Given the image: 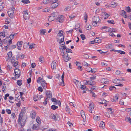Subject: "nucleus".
I'll list each match as a JSON object with an SVG mask.
<instances>
[{
    "mask_svg": "<svg viewBox=\"0 0 131 131\" xmlns=\"http://www.w3.org/2000/svg\"><path fill=\"white\" fill-rule=\"evenodd\" d=\"M102 15L103 16L105 17L104 18V19H106L109 16V15L106 13V12H104L102 13Z\"/></svg>",
    "mask_w": 131,
    "mask_h": 131,
    "instance_id": "obj_23",
    "label": "nucleus"
},
{
    "mask_svg": "<svg viewBox=\"0 0 131 131\" xmlns=\"http://www.w3.org/2000/svg\"><path fill=\"white\" fill-rule=\"evenodd\" d=\"M92 70V69L90 67H88L86 68V70L88 72H91Z\"/></svg>",
    "mask_w": 131,
    "mask_h": 131,
    "instance_id": "obj_49",
    "label": "nucleus"
},
{
    "mask_svg": "<svg viewBox=\"0 0 131 131\" xmlns=\"http://www.w3.org/2000/svg\"><path fill=\"white\" fill-rule=\"evenodd\" d=\"M92 19L93 22H98L100 21V19L98 16H95L93 17Z\"/></svg>",
    "mask_w": 131,
    "mask_h": 131,
    "instance_id": "obj_9",
    "label": "nucleus"
},
{
    "mask_svg": "<svg viewBox=\"0 0 131 131\" xmlns=\"http://www.w3.org/2000/svg\"><path fill=\"white\" fill-rule=\"evenodd\" d=\"M60 50H61V55L62 56V57L65 61L67 62L71 59L68 57V55L67 53H64V51L62 49H61Z\"/></svg>",
    "mask_w": 131,
    "mask_h": 131,
    "instance_id": "obj_1",
    "label": "nucleus"
},
{
    "mask_svg": "<svg viewBox=\"0 0 131 131\" xmlns=\"http://www.w3.org/2000/svg\"><path fill=\"white\" fill-rule=\"evenodd\" d=\"M10 21L9 19H6L5 20V22L6 23V24H9L10 22Z\"/></svg>",
    "mask_w": 131,
    "mask_h": 131,
    "instance_id": "obj_60",
    "label": "nucleus"
},
{
    "mask_svg": "<svg viewBox=\"0 0 131 131\" xmlns=\"http://www.w3.org/2000/svg\"><path fill=\"white\" fill-rule=\"evenodd\" d=\"M49 0H43V1L41 2V4L43 5V4H46L50 2Z\"/></svg>",
    "mask_w": 131,
    "mask_h": 131,
    "instance_id": "obj_24",
    "label": "nucleus"
},
{
    "mask_svg": "<svg viewBox=\"0 0 131 131\" xmlns=\"http://www.w3.org/2000/svg\"><path fill=\"white\" fill-rule=\"evenodd\" d=\"M65 110L67 113H70V110L68 106H66Z\"/></svg>",
    "mask_w": 131,
    "mask_h": 131,
    "instance_id": "obj_25",
    "label": "nucleus"
},
{
    "mask_svg": "<svg viewBox=\"0 0 131 131\" xmlns=\"http://www.w3.org/2000/svg\"><path fill=\"white\" fill-rule=\"evenodd\" d=\"M47 98H46L44 102H43V104L45 105H46V104H47Z\"/></svg>",
    "mask_w": 131,
    "mask_h": 131,
    "instance_id": "obj_64",
    "label": "nucleus"
},
{
    "mask_svg": "<svg viewBox=\"0 0 131 131\" xmlns=\"http://www.w3.org/2000/svg\"><path fill=\"white\" fill-rule=\"evenodd\" d=\"M21 73V71H19V72H17V73H14V74L15 78H18L20 75Z\"/></svg>",
    "mask_w": 131,
    "mask_h": 131,
    "instance_id": "obj_19",
    "label": "nucleus"
},
{
    "mask_svg": "<svg viewBox=\"0 0 131 131\" xmlns=\"http://www.w3.org/2000/svg\"><path fill=\"white\" fill-rule=\"evenodd\" d=\"M14 34H11L10 35L9 38L11 39H13L14 38Z\"/></svg>",
    "mask_w": 131,
    "mask_h": 131,
    "instance_id": "obj_63",
    "label": "nucleus"
},
{
    "mask_svg": "<svg viewBox=\"0 0 131 131\" xmlns=\"http://www.w3.org/2000/svg\"><path fill=\"white\" fill-rule=\"evenodd\" d=\"M21 42H22L21 41H19L17 43V46H18L17 48L20 50H21V47L22 45Z\"/></svg>",
    "mask_w": 131,
    "mask_h": 131,
    "instance_id": "obj_18",
    "label": "nucleus"
},
{
    "mask_svg": "<svg viewBox=\"0 0 131 131\" xmlns=\"http://www.w3.org/2000/svg\"><path fill=\"white\" fill-rule=\"evenodd\" d=\"M84 19L85 20V23H86L87 21V19L88 18V15L86 13H85L84 16Z\"/></svg>",
    "mask_w": 131,
    "mask_h": 131,
    "instance_id": "obj_44",
    "label": "nucleus"
},
{
    "mask_svg": "<svg viewBox=\"0 0 131 131\" xmlns=\"http://www.w3.org/2000/svg\"><path fill=\"white\" fill-rule=\"evenodd\" d=\"M49 117L51 119H53L54 120H59V118L57 115H54L53 114H51Z\"/></svg>",
    "mask_w": 131,
    "mask_h": 131,
    "instance_id": "obj_6",
    "label": "nucleus"
},
{
    "mask_svg": "<svg viewBox=\"0 0 131 131\" xmlns=\"http://www.w3.org/2000/svg\"><path fill=\"white\" fill-rule=\"evenodd\" d=\"M96 79V77L92 75V77L90 78L91 80H93Z\"/></svg>",
    "mask_w": 131,
    "mask_h": 131,
    "instance_id": "obj_56",
    "label": "nucleus"
},
{
    "mask_svg": "<svg viewBox=\"0 0 131 131\" xmlns=\"http://www.w3.org/2000/svg\"><path fill=\"white\" fill-rule=\"evenodd\" d=\"M116 51H117L118 53L121 54H125V52L121 50H115V52Z\"/></svg>",
    "mask_w": 131,
    "mask_h": 131,
    "instance_id": "obj_26",
    "label": "nucleus"
},
{
    "mask_svg": "<svg viewBox=\"0 0 131 131\" xmlns=\"http://www.w3.org/2000/svg\"><path fill=\"white\" fill-rule=\"evenodd\" d=\"M126 11L128 12H131V9L129 6H128L126 7Z\"/></svg>",
    "mask_w": 131,
    "mask_h": 131,
    "instance_id": "obj_43",
    "label": "nucleus"
},
{
    "mask_svg": "<svg viewBox=\"0 0 131 131\" xmlns=\"http://www.w3.org/2000/svg\"><path fill=\"white\" fill-rule=\"evenodd\" d=\"M12 117L13 118H14L16 117L15 114V113H13L11 115Z\"/></svg>",
    "mask_w": 131,
    "mask_h": 131,
    "instance_id": "obj_62",
    "label": "nucleus"
},
{
    "mask_svg": "<svg viewBox=\"0 0 131 131\" xmlns=\"http://www.w3.org/2000/svg\"><path fill=\"white\" fill-rule=\"evenodd\" d=\"M56 62L54 61H53L52 63L51 68L53 69H56Z\"/></svg>",
    "mask_w": 131,
    "mask_h": 131,
    "instance_id": "obj_17",
    "label": "nucleus"
},
{
    "mask_svg": "<svg viewBox=\"0 0 131 131\" xmlns=\"http://www.w3.org/2000/svg\"><path fill=\"white\" fill-rule=\"evenodd\" d=\"M50 10V8H46L42 10L43 12H48Z\"/></svg>",
    "mask_w": 131,
    "mask_h": 131,
    "instance_id": "obj_32",
    "label": "nucleus"
},
{
    "mask_svg": "<svg viewBox=\"0 0 131 131\" xmlns=\"http://www.w3.org/2000/svg\"><path fill=\"white\" fill-rule=\"evenodd\" d=\"M125 121H128L131 124V118L130 117H128L125 119Z\"/></svg>",
    "mask_w": 131,
    "mask_h": 131,
    "instance_id": "obj_45",
    "label": "nucleus"
},
{
    "mask_svg": "<svg viewBox=\"0 0 131 131\" xmlns=\"http://www.w3.org/2000/svg\"><path fill=\"white\" fill-rule=\"evenodd\" d=\"M93 118L95 120H99V117L96 116H94L93 117Z\"/></svg>",
    "mask_w": 131,
    "mask_h": 131,
    "instance_id": "obj_58",
    "label": "nucleus"
},
{
    "mask_svg": "<svg viewBox=\"0 0 131 131\" xmlns=\"http://www.w3.org/2000/svg\"><path fill=\"white\" fill-rule=\"evenodd\" d=\"M37 95H34L33 97V99L34 101H37L39 99Z\"/></svg>",
    "mask_w": 131,
    "mask_h": 131,
    "instance_id": "obj_27",
    "label": "nucleus"
},
{
    "mask_svg": "<svg viewBox=\"0 0 131 131\" xmlns=\"http://www.w3.org/2000/svg\"><path fill=\"white\" fill-rule=\"evenodd\" d=\"M122 13L121 15L123 16L124 15H127L126 14V12L124 10H122Z\"/></svg>",
    "mask_w": 131,
    "mask_h": 131,
    "instance_id": "obj_50",
    "label": "nucleus"
},
{
    "mask_svg": "<svg viewBox=\"0 0 131 131\" xmlns=\"http://www.w3.org/2000/svg\"><path fill=\"white\" fill-rule=\"evenodd\" d=\"M40 34H42L43 35H45L46 32V30L45 29H42L40 31Z\"/></svg>",
    "mask_w": 131,
    "mask_h": 131,
    "instance_id": "obj_31",
    "label": "nucleus"
},
{
    "mask_svg": "<svg viewBox=\"0 0 131 131\" xmlns=\"http://www.w3.org/2000/svg\"><path fill=\"white\" fill-rule=\"evenodd\" d=\"M72 50L70 49H69L68 48H67L66 49V52L68 54V53H69V52H70L71 53H72V52H71Z\"/></svg>",
    "mask_w": 131,
    "mask_h": 131,
    "instance_id": "obj_47",
    "label": "nucleus"
},
{
    "mask_svg": "<svg viewBox=\"0 0 131 131\" xmlns=\"http://www.w3.org/2000/svg\"><path fill=\"white\" fill-rule=\"evenodd\" d=\"M81 116L83 119V122H85L86 120V118L85 114L81 115Z\"/></svg>",
    "mask_w": 131,
    "mask_h": 131,
    "instance_id": "obj_36",
    "label": "nucleus"
},
{
    "mask_svg": "<svg viewBox=\"0 0 131 131\" xmlns=\"http://www.w3.org/2000/svg\"><path fill=\"white\" fill-rule=\"evenodd\" d=\"M35 44L34 43H31L30 46H29V49H32L35 47Z\"/></svg>",
    "mask_w": 131,
    "mask_h": 131,
    "instance_id": "obj_42",
    "label": "nucleus"
},
{
    "mask_svg": "<svg viewBox=\"0 0 131 131\" xmlns=\"http://www.w3.org/2000/svg\"><path fill=\"white\" fill-rule=\"evenodd\" d=\"M86 29L88 30H90L91 28V26L89 24H86Z\"/></svg>",
    "mask_w": 131,
    "mask_h": 131,
    "instance_id": "obj_33",
    "label": "nucleus"
},
{
    "mask_svg": "<svg viewBox=\"0 0 131 131\" xmlns=\"http://www.w3.org/2000/svg\"><path fill=\"white\" fill-rule=\"evenodd\" d=\"M23 17L25 20L28 19L29 18V16L28 14L27 11L23 12Z\"/></svg>",
    "mask_w": 131,
    "mask_h": 131,
    "instance_id": "obj_7",
    "label": "nucleus"
},
{
    "mask_svg": "<svg viewBox=\"0 0 131 131\" xmlns=\"http://www.w3.org/2000/svg\"><path fill=\"white\" fill-rule=\"evenodd\" d=\"M39 125L37 124H34L32 127V129L35 130H38L39 129Z\"/></svg>",
    "mask_w": 131,
    "mask_h": 131,
    "instance_id": "obj_12",
    "label": "nucleus"
},
{
    "mask_svg": "<svg viewBox=\"0 0 131 131\" xmlns=\"http://www.w3.org/2000/svg\"><path fill=\"white\" fill-rule=\"evenodd\" d=\"M21 97V96H20L19 95H18V94H16V95L15 99L16 100H19Z\"/></svg>",
    "mask_w": 131,
    "mask_h": 131,
    "instance_id": "obj_34",
    "label": "nucleus"
},
{
    "mask_svg": "<svg viewBox=\"0 0 131 131\" xmlns=\"http://www.w3.org/2000/svg\"><path fill=\"white\" fill-rule=\"evenodd\" d=\"M101 81L102 83L106 84L108 83V80L107 79L103 78L101 79Z\"/></svg>",
    "mask_w": 131,
    "mask_h": 131,
    "instance_id": "obj_16",
    "label": "nucleus"
},
{
    "mask_svg": "<svg viewBox=\"0 0 131 131\" xmlns=\"http://www.w3.org/2000/svg\"><path fill=\"white\" fill-rule=\"evenodd\" d=\"M114 5L115 2H111L110 4V7L114 8Z\"/></svg>",
    "mask_w": 131,
    "mask_h": 131,
    "instance_id": "obj_35",
    "label": "nucleus"
},
{
    "mask_svg": "<svg viewBox=\"0 0 131 131\" xmlns=\"http://www.w3.org/2000/svg\"><path fill=\"white\" fill-rule=\"evenodd\" d=\"M29 46V45L28 43H25L24 44V46L26 48L28 47Z\"/></svg>",
    "mask_w": 131,
    "mask_h": 131,
    "instance_id": "obj_55",
    "label": "nucleus"
},
{
    "mask_svg": "<svg viewBox=\"0 0 131 131\" xmlns=\"http://www.w3.org/2000/svg\"><path fill=\"white\" fill-rule=\"evenodd\" d=\"M107 109H108V111H109V113L110 114H112L113 113V112H114V110H112V108H108Z\"/></svg>",
    "mask_w": 131,
    "mask_h": 131,
    "instance_id": "obj_40",
    "label": "nucleus"
},
{
    "mask_svg": "<svg viewBox=\"0 0 131 131\" xmlns=\"http://www.w3.org/2000/svg\"><path fill=\"white\" fill-rule=\"evenodd\" d=\"M56 21L60 23L63 22L64 21L63 16V15H61L59 16L56 19Z\"/></svg>",
    "mask_w": 131,
    "mask_h": 131,
    "instance_id": "obj_4",
    "label": "nucleus"
},
{
    "mask_svg": "<svg viewBox=\"0 0 131 131\" xmlns=\"http://www.w3.org/2000/svg\"><path fill=\"white\" fill-rule=\"evenodd\" d=\"M101 30L105 29V31L107 32H108L110 31L111 28L108 27L104 26L101 27Z\"/></svg>",
    "mask_w": 131,
    "mask_h": 131,
    "instance_id": "obj_14",
    "label": "nucleus"
},
{
    "mask_svg": "<svg viewBox=\"0 0 131 131\" xmlns=\"http://www.w3.org/2000/svg\"><path fill=\"white\" fill-rule=\"evenodd\" d=\"M21 2L25 4H27L30 3V1L28 0H22Z\"/></svg>",
    "mask_w": 131,
    "mask_h": 131,
    "instance_id": "obj_37",
    "label": "nucleus"
},
{
    "mask_svg": "<svg viewBox=\"0 0 131 131\" xmlns=\"http://www.w3.org/2000/svg\"><path fill=\"white\" fill-rule=\"evenodd\" d=\"M58 107L57 106L53 105L51 106V108L53 110H55Z\"/></svg>",
    "mask_w": 131,
    "mask_h": 131,
    "instance_id": "obj_41",
    "label": "nucleus"
},
{
    "mask_svg": "<svg viewBox=\"0 0 131 131\" xmlns=\"http://www.w3.org/2000/svg\"><path fill=\"white\" fill-rule=\"evenodd\" d=\"M42 79H43L41 77L38 78L37 80V82L39 83V82L40 83L42 81Z\"/></svg>",
    "mask_w": 131,
    "mask_h": 131,
    "instance_id": "obj_46",
    "label": "nucleus"
},
{
    "mask_svg": "<svg viewBox=\"0 0 131 131\" xmlns=\"http://www.w3.org/2000/svg\"><path fill=\"white\" fill-rule=\"evenodd\" d=\"M39 61L41 63H43V58L42 57H41L39 58Z\"/></svg>",
    "mask_w": 131,
    "mask_h": 131,
    "instance_id": "obj_59",
    "label": "nucleus"
},
{
    "mask_svg": "<svg viewBox=\"0 0 131 131\" xmlns=\"http://www.w3.org/2000/svg\"><path fill=\"white\" fill-rule=\"evenodd\" d=\"M107 22L108 23L112 24H114V21L113 20H108V21Z\"/></svg>",
    "mask_w": 131,
    "mask_h": 131,
    "instance_id": "obj_57",
    "label": "nucleus"
},
{
    "mask_svg": "<svg viewBox=\"0 0 131 131\" xmlns=\"http://www.w3.org/2000/svg\"><path fill=\"white\" fill-rule=\"evenodd\" d=\"M63 31L62 30H60L59 31V33L57 35V36L58 37H64L63 34Z\"/></svg>",
    "mask_w": 131,
    "mask_h": 131,
    "instance_id": "obj_21",
    "label": "nucleus"
},
{
    "mask_svg": "<svg viewBox=\"0 0 131 131\" xmlns=\"http://www.w3.org/2000/svg\"><path fill=\"white\" fill-rule=\"evenodd\" d=\"M6 111L8 114H11V111L9 109H6Z\"/></svg>",
    "mask_w": 131,
    "mask_h": 131,
    "instance_id": "obj_48",
    "label": "nucleus"
},
{
    "mask_svg": "<svg viewBox=\"0 0 131 131\" xmlns=\"http://www.w3.org/2000/svg\"><path fill=\"white\" fill-rule=\"evenodd\" d=\"M46 94L47 99L48 98H51L52 97L51 93L50 91H47L46 93Z\"/></svg>",
    "mask_w": 131,
    "mask_h": 131,
    "instance_id": "obj_10",
    "label": "nucleus"
},
{
    "mask_svg": "<svg viewBox=\"0 0 131 131\" xmlns=\"http://www.w3.org/2000/svg\"><path fill=\"white\" fill-rule=\"evenodd\" d=\"M94 105L92 102H91L89 105V106L88 107V108L89 109H91V110H93L94 108Z\"/></svg>",
    "mask_w": 131,
    "mask_h": 131,
    "instance_id": "obj_20",
    "label": "nucleus"
},
{
    "mask_svg": "<svg viewBox=\"0 0 131 131\" xmlns=\"http://www.w3.org/2000/svg\"><path fill=\"white\" fill-rule=\"evenodd\" d=\"M99 126L101 128L103 129L105 126L104 123L103 121H101L99 124Z\"/></svg>",
    "mask_w": 131,
    "mask_h": 131,
    "instance_id": "obj_22",
    "label": "nucleus"
},
{
    "mask_svg": "<svg viewBox=\"0 0 131 131\" xmlns=\"http://www.w3.org/2000/svg\"><path fill=\"white\" fill-rule=\"evenodd\" d=\"M57 12H54L51 15H50V17H52V19H51L50 18H49L50 21H52L54 20V17L57 16Z\"/></svg>",
    "mask_w": 131,
    "mask_h": 131,
    "instance_id": "obj_8",
    "label": "nucleus"
},
{
    "mask_svg": "<svg viewBox=\"0 0 131 131\" xmlns=\"http://www.w3.org/2000/svg\"><path fill=\"white\" fill-rule=\"evenodd\" d=\"M80 36L82 40H83L85 39V36L83 34H81Z\"/></svg>",
    "mask_w": 131,
    "mask_h": 131,
    "instance_id": "obj_52",
    "label": "nucleus"
},
{
    "mask_svg": "<svg viewBox=\"0 0 131 131\" xmlns=\"http://www.w3.org/2000/svg\"><path fill=\"white\" fill-rule=\"evenodd\" d=\"M64 41V37L62 36L61 37H58L57 39V41L60 44H61V45L63 46L65 44V42Z\"/></svg>",
    "mask_w": 131,
    "mask_h": 131,
    "instance_id": "obj_3",
    "label": "nucleus"
},
{
    "mask_svg": "<svg viewBox=\"0 0 131 131\" xmlns=\"http://www.w3.org/2000/svg\"><path fill=\"white\" fill-rule=\"evenodd\" d=\"M7 13L9 17L11 18H12L14 15V12L13 10H10L8 11Z\"/></svg>",
    "mask_w": 131,
    "mask_h": 131,
    "instance_id": "obj_13",
    "label": "nucleus"
},
{
    "mask_svg": "<svg viewBox=\"0 0 131 131\" xmlns=\"http://www.w3.org/2000/svg\"><path fill=\"white\" fill-rule=\"evenodd\" d=\"M41 85L43 87V88L45 89L46 87L47 83L46 81L43 79H42V81L40 83Z\"/></svg>",
    "mask_w": 131,
    "mask_h": 131,
    "instance_id": "obj_15",
    "label": "nucleus"
},
{
    "mask_svg": "<svg viewBox=\"0 0 131 131\" xmlns=\"http://www.w3.org/2000/svg\"><path fill=\"white\" fill-rule=\"evenodd\" d=\"M83 65L84 66H90V64L88 63L87 62H84L82 63Z\"/></svg>",
    "mask_w": 131,
    "mask_h": 131,
    "instance_id": "obj_39",
    "label": "nucleus"
},
{
    "mask_svg": "<svg viewBox=\"0 0 131 131\" xmlns=\"http://www.w3.org/2000/svg\"><path fill=\"white\" fill-rule=\"evenodd\" d=\"M55 104H58L59 106L61 105V103L59 101H57L55 103Z\"/></svg>",
    "mask_w": 131,
    "mask_h": 131,
    "instance_id": "obj_54",
    "label": "nucleus"
},
{
    "mask_svg": "<svg viewBox=\"0 0 131 131\" xmlns=\"http://www.w3.org/2000/svg\"><path fill=\"white\" fill-rule=\"evenodd\" d=\"M26 111V109L24 107L22 108L21 112L19 115V116H23L25 114Z\"/></svg>",
    "mask_w": 131,
    "mask_h": 131,
    "instance_id": "obj_11",
    "label": "nucleus"
},
{
    "mask_svg": "<svg viewBox=\"0 0 131 131\" xmlns=\"http://www.w3.org/2000/svg\"><path fill=\"white\" fill-rule=\"evenodd\" d=\"M79 81L77 80L75 82V84L77 86V88H79L80 86L81 85V84L80 83H79Z\"/></svg>",
    "mask_w": 131,
    "mask_h": 131,
    "instance_id": "obj_30",
    "label": "nucleus"
},
{
    "mask_svg": "<svg viewBox=\"0 0 131 131\" xmlns=\"http://www.w3.org/2000/svg\"><path fill=\"white\" fill-rule=\"evenodd\" d=\"M36 115V113L35 111L32 110L31 112L30 113V117L32 119H35Z\"/></svg>",
    "mask_w": 131,
    "mask_h": 131,
    "instance_id": "obj_5",
    "label": "nucleus"
},
{
    "mask_svg": "<svg viewBox=\"0 0 131 131\" xmlns=\"http://www.w3.org/2000/svg\"><path fill=\"white\" fill-rule=\"evenodd\" d=\"M36 121L38 124H39L40 123V119L38 116H37L36 117Z\"/></svg>",
    "mask_w": 131,
    "mask_h": 131,
    "instance_id": "obj_28",
    "label": "nucleus"
},
{
    "mask_svg": "<svg viewBox=\"0 0 131 131\" xmlns=\"http://www.w3.org/2000/svg\"><path fill=\"white\" fill-rule=\"evenodd\" d=\"M50 3L53 4L57 1V0H49Z\"/></svg>",
    "mask_w": 131,
    "mask_h": 131,
    "instance_id": "obj_53",
    "label": "nucleus"
},
{
    "mask_svg": "<svg viewBox=\"0 0 131 131\" xmlns=\"http://www.w3.org/2000/svg\"><path fill=\"white\" fill-rule=\"evenodd\" d=\"M22 80H19L17 81V84L18 85L20 86L22 84Z\"/></svg>",
    "mask_w": 131,
    "mask_h": 131,
    "instance_id": "obj_38",
    "label": "nucleus"
},
{
    "mask_svg": "<svg viewBox=\"0 0 131 131\" xmlns=\"http://www.w3.org/2000/svg\"><path fill=\"white\" fill-rule=\"evenodd\" d=\"M64 76L63 75H62L61 76V80H62V82L61 83V84H60V85H63V84H64Z\"/></svg>",
    "mask_w": 131,
    "mask_h": 131,
    "instance_id": "obj_51",
    "label": "nucleus"
},
{
    "mask_svg": "<svg viewBox=\"0 0 131 131\" xmlns=\"http://www.w3.org/2000/svg\"><path fill=\"white\" fill-rule=\"evenodd\" d=\"M26 117L25 116H19L18 118V121L19 124L21 126H24L26 122Z\"/></svg>",
    "mask_w": 131,
    "mask_h": 131,
    "instance_id": "obj_2",
    "label": "nucleus"
},
{
    "mask_svg": "<svg viewBox=\"0 0 131 131\" xmlns=\"http://www.w3.org/2000/svg\"><path fill=\"white\" fill-rule=\"evenodd\" d=\"M54 4L52 6V8H55L57 7L58 5V4L56 2L54 3Z\"/></svg>",
    "mask_w": 131,
    "mask_h": 131,
    "instance_id": "obj_29",
    "label": "nucleus"
},
{
    "mask_svg": "<svg viewBox=\"0 0 131 131\" xmlns=\"http://www.w3.org/2000/svg\"><path fill=\"white\" fill-rule=\"evenodd\" d=\"M15 57H12V60L11 61V62L12 63H13L15 61Z\"/></svg>",
    "mask_w": 131,
    "mask_h": 131,
    "instance_id": "obj_61",
    "label": "nucleus"
}]
</instances>
